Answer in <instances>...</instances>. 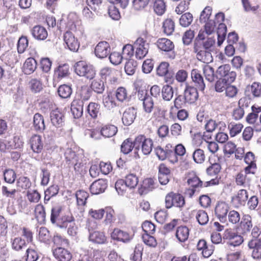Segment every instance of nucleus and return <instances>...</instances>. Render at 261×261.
I'll return each mask as SVG.
<instances>
[{
    "label": "nucleus",
    "instance_id": "obj_38",
    "mask_svg": "<svg viewBox=\"0 0 261 261\" xmlns=\"http://www.w3.org/2000/svg\"><path fill=\"white\" fill-rule=\"evenodd\" d=\"M37 66V63L35 59L33 58H29L23 64V71L25 74H30L36 70Z\"/></svg>",
    "mask_w": 261,
    "mask_h": 261
},
{
    "label": "nucleus",
    "instance_id": "obj_59",
    "mask_svg": "<svg viewBox=\"0 0 261 261\" xmlns=\"http://www.w3.org/2000/svg\"><path fill=\"white\" fill-rule=\"evenodd\" d=\"M153 234L143 233L142 239L144 243L148 247L155 248L158 244L156 239L152 236Z\"/></svg>",
    "mask_w": 261,
    "mask_h": 261
},
{
    "label": "nucleus",
    "instance_id": "obj_40",
    "mask_svg": "<svg viewBox=\"0 0 261 261\" xmlns=\"http://www.w3.org/2000/svg\"><path fill=\"white\" fill-rule=\"evenodd\" d=\"M240 229L242 233H245L249 232L252 228L251 217L248 215L243 216L240 224Z\"/></svg>",
    "mask_w": 261,
    "mask_h": 261
},
{
    "label": "nucleus",
    "instance_id": "obj_37",
    "mask_svg": "<svg viewBox=\"0 0 261 261\" xmlns=\"http://www.w3.org/2000/svg\"><path fill=\"white\" fill-rule=\"evenodd\" d=\"M90 89L92 91L98 94L103 93L105 89L104 82L101 79L96 78L93 79L90 84Z\"/></svg>",
    "mask_w": 261,
    "mask_h": 261
},
{
    "label": "nucleus",
    "instance_id": "obj_28",
    "mask_svg": "<svg viewBox=\"0 0 261 261\" xmlns=\"http://www.w3.org/2000/svg\"><path fill=\"white\" fill-rule=\"evenodd\" d=\"M136 114V110L134 108L130 107L126 109L122 117V121L124 125L127 126L130 125L135 119Z\"/></svg>",
    "mask_w": 261,
    "mask_h": 261
},
{
    "label": "nucleus",
    "instance_id": "obj_12",
    "mask_svg": "<svg viewBox=\"0 0 261 261\" xmlns=\"http://www.w3.org/2000/svg\"><path fill=\"white\" fill-rule=\"evenodd\" d=\"M169 64L166 62H161L156 69V74L160 76H165V82L172 84L174 81L173 74L169 72Z\"/></svg>",
    "mask_w": 261,
    "mask_h": 261
},
{
    "label": "nucleus",
    "instance_id": "obj_41",
    "mask_svg": "<svg viewBox=\"0 0 261 261\" xmlns=\"http://www.w3.org/2000/svg\"><path fill=\"white\" fill-rule=\"evenodd\" d=\"M64 156L66 163L69 167L72 166L73 164L81 157L79 154H76L71 148H67L66 150Z\"/></svg>",
    "mask_w": 261,
    "mask_h": 261
},
{
    "label": "nucleus",
    "instance_id": "obj_62",
    "mask_svg": "<svg viewBox=\"0 0 261 261\" xmlns=\"http://www.w3.org/2000/svg\"><path fill=\"white\" fill-rule=\"evenodd\" d=\"M29 87L33 93H39L43 89V84L40 80L33 79L29 82Z\"/></svg>",
    "mask_w": 261,
    "mask_h": 261
},
{
    "label": "nucleus",
    "instance_id": "obj_17",
    "mask_svg": "<svg viewBox=\"0 0 261 261\" xmlns=\"http://www.w3.org/2000/svg\"><path fill=\"white\" fill-rule=\"evenodd\" d=\"M194 51L197 54L196 57L198 60L206 63L207 64L212 62L213 60L211 51L207 50H200V47L197 45V43H195Z\"/></svg>",
    "mask_w": 261,
    "mask_h": 261
},
{
    "label": "nucleus",
    "instance_id": "obj_11",
    "mask_svg": "<svg viewBox=\"0 0 261 261\" xmlns=\"http://www.w3.org/2000/svg\"><path fill=\"white\" fill-rule=\"evenodd\" d=\"M244 160L245 163L247 164L244 169V171L246 174H255L257 169L256 160L254 154L251 151L247 152L244 156Z\"/></svg>",
    "mask_w": 261,
    "mask_h": 261
},
{
    "label": "nucleus",
    "instance_id": "obj_53",
    "mask_svg": "<svg viewBox=\"0 0 261 261\" xmlns=\"http://www.w3.org/2000/svg\"><path fill=\"white\" fill-rule=\"evenodd\" d=\"M153 10L158 15H162L166 11V6L163 0H155L153 3Z\"/></svg>",
    "mask_w": 261,
    "mask_h": 261
},
{
    "label": "nucleus",
    "instance_id": "obj_60",
    "mask_svg": "<svg viewBox=\"0 0 261 261\" xmlns=\"http://www.w3.org/2000/svg\"><path fill=\"white\" fill-rule=\"evenodd\" d=\"M124 181L129 189H134L137 186L139 179L136 174L129 173L125 176Z\"/></svg>",
    "mask_w": 261,
    "mask_h": 261
},
{
    "label": "nucleus",
    "instance_id": "obj_31",
    "mask_svg": "<svg viewBox=\"0 0 261 261\" xmlns=\"http://www.w3.org/2000/svg\"><path fill=\"white\" fill-rule=\"evenodd\" d=\"M117 131V127L111 124L102 125L100 128V135L105 138H110L114 136Z\"/></svg>",
    "mask_w": 261,
    "mask_h": 261
},
{
    "label": "nucleus",
    "instance_id": "obj_4",
    "mask_svg": "<svg viewBox=\"0 0 261 261\" xmlns=\"http://www.w3.org/2000/svg\"><path fill=\"white\" fill-rule=\"evenodd\" d=\"M187 183L191 188L187 190V192L189 197H192L197 190L203 188V182L194 172H189L187 175Z\"/></svg>",
    "mask_w": 261,
    "mask_h": 261
},
{
    "label": "nucleus",
    "instance_id": "obj_21",
    "mask_svg": "<svg viewBox=\"0 0 261 261\" xmlns=\"http://www.w3.org/2000/svg\"><path fill=\"white\" fill-rule=\"evenodd\" d=\"M199 41H202L203 48L207 50L212 51L216 44L215 38L213 37L205 38L204 34H198L196 38L195 43H198Z\"/></svg>",
    "mask_w": 261,
    "mask_h": 261
},
{
    "label": "nucleus",
    "instance_id": "obj_2",
    "mask_svg": "<svg viewBox=\"0 0 261 261\" xmlns=\"http://www.w3.org/2000/svg\"><path fill=\"white\" fill-rule=\"evenodd\" d=\"M185 205V198L180 193L171 191L167 193L165 196V206L167 209H170L173 207H175L181 210Z\"/></svg>",
    "mask_w": 261,
    "mask_h": 261
},
{
    "label": "nucleus",
    "instance_id": "obj_26",
    "mask_svg": "<svg viewBox=\"0 0 261 261\" xmlns=\"http://www.w3.org/2000/svg\"><path fill=\"white\" fill-rule=\"evenodd\" d=\"M248 246L252 249V256L256 259H261V241L260 240H251L248 243Z\"/></svg>",
    "mask_w": 261,
    "mask_h": 261
},
{
    "label": "nucleus",
    "instance_id": "obj_3",
    "mask_svg": "<svg viewBox=\"0 0 261 261\" xmlns=\"http://www.w3.org/2000/svg\"><path fill=\"white\" fill-rule=\"evenodd\" d=\"M74 71L78 75L89 80L93 79L96 75L94 67L85 61L76 62L74 65Z\"/></svg>",
    "mask_w": 261,
    "mask_h": 261
},
{
    "label": "nucleus",
    "instance_id": "obj_44",
    "mask_svg": "<svg viewBox=\"0 0 261 261\" xmlns=\"http://www.w3.org/2000/svg\"><path fill=\"white\" fill-rule=\"evenodd\" d=\"M54 244L57 247H68L70 245L69 241L64 236L60 234H56L53 239Z\"/></svg>",
    "mask_w": 261,
    "mask_h": 261
},
{
    "label": "nucleus",
    "instance_id": "obj_27",
    "mask_svg": "<svg viewBox=\"0 0 261 261\" xmlns=\"http://www.w3.org/2000/svg\"><path fill=\"white\" fill-rule=\"evenodd\" d=\"M184 96L188 103H194L199 96L197 89L192 86H187L184 91Z\"/></svg>",
    "mask_w": 261,
    "mask_h": 261
},
{
    "label": "nucleus",
    "instance_id": "obj_5",
    "mask_svg": "<svg viewBox=\"0 0 261 261\" xmlns=\"http://www.w3.org/2000/svg\"><path fill=\"white\" fill-rule=\"evenodd\" d=\"M223 239L227 244L234 247L239 246L244 242L243 237L232 228L226 229L223 233Z\"/></svg>",
    "mask_w": 261,
    "mask_h": 261
},
{
    "label": "nucleus",
    "instance_id": "obj_48",
    "mask_svg": "<svg viewBox=\"0 0 261 261\" xmlns=\"http://www.w3.org/2000/svg\"><path fill=\"white\" fill-rule=\"evenodd\" d=\"M136 148L135 139L134 141L129 138L123 141L121 145V151L125 154L130 152L134 148Z\"/></svg>",
    "mask_w": 261,
    "mask_h": 261
},
{
    "label": "nucleus",
    "instance_id": "obj_14",
    "mask_svg": "<svg viewBox=\"0 0 261 261\" xmlns=\"http://www.w3.org/2000/svg\"><path fill=\"white\" fill-rule=\"evenodd\" d=\"M229 209V205L226 202L219 201L215 208V214L221 222H225Z\"/></svg>",
    "mask_w": 261,
    "mask_h": 261
},
{
    "label": "nucleus",
    "instance_id": "obj_7",
    "mask_svg": "<svg viewBox=\"0 0 261 261\" xmlns=\"http://www.w3.org/2000/svg\"><path fill=\"white\" fill-rule=\"evenodd\" d=\"M99 75L102 80H104L106 82L111 85L118 83V71L114 68L105 67L100 69Z\"/></svg>",
    "mask_w": 261,
    "mask_h": 261
},
{
    "label": "nucleus",
    "instance_id": "obj_58",
    "mask_svg": "<svg viewBox=\"0 0 261 261\" xmlns=\"http://www.w3.org/2000/svg\"><path fill=\"white\" fill-rule=\"evenodd\" d=\"M192 158L196 163H203L205 159V154L204 150L200 148L196 149L193 152Z\"/></svg>",
    "mask_w": 261,
    "mask_h": 261
},
{
    "label": "nucleus",
    "instance_id": "obj_46",
    "mask_svg": "<svg viewBox=\"0 0 261 261\" xmlns=\"http://www.w3.org/2000/svg\"><path fill=\"white\" fill-rule=\"evenodd\" d=\"M201 28L199 33H215L216 30V22L213 20L205 21V22H200Z\"/></svg>",
    "mask_w": 261,
    "mask_h": 261
},
{
    "label": "nucleus",
    "instance_id": "obj_29",
    "mask_svg": "<svg viewBox=\"0 0 261 261\" xmlns=\"http://www.w3.org/2000/svg\"><path fill=\"white\" fill-rule=\"evenodd\" d=\"M245 94L247 96L259 97L261 96V84L259 83L254 82L250 86H248L245 90Z\"/></svg>",
    "mask_w": 261,
    "mask_h": 261
},
{
    "label": "nucleus",
    "instance_id": "obj_63",
    "mask_svg": "<svg viewBox=\"0 0 261 261\" xmlns=\"http://www.w3.org/2000/svg\"><path fill=\"white\" fill-rule=\"evenodd\" d=\"M203 73L205 79L210 82H213L215 80V74L214 68L208 65H205L203 67Z\"/></svg>",
    "mask_w": 261,
    "mask_h": 261
},
{
    "label": "nucleus",
    "instance_id": "obj_34",
    "mask_svg": "<svg viewBox=\"0 0 261 261\" xmlns=\"http://www.w3.org/2000/svg\"><path fill=\"white\" fill-rule=\"evenodd\" d=\"M76 198L77 206L79 208H81V212L84 211V206L87 203V200L89 197V194L88 192L80 190L76 193Z\"/></svg>",
    "mask_w": 261,
    "mask_h": 261
},
{
    "label": "nucleus",
    "instance_id": "obj_22",
    "mask_svg": "<svg viewBox=\"0 0 261 261\" xmlns=\"http://www.w3.org/2000/svg\"><path fill=\"white\" fill-rule=\"evenodd\" d=\"M63 39L69 49L71 51H77L80 47V42L74 34H64Z\"/></svg>",
    "mask_w": 261,
    "mask_h": 261
},
{
    "label": "nucleus",
    "instance_id": "obj_47",
    "mask_svg": "<svg viewBox=\"0 0 261 261\" xmlns=\"http://www.w3.org/2000/svg\"><path fill=\"white\" fill-rule=\"evenodd\" d=\"M74 221V218L71 212H64L57 225L60 227H66L68 223Z\"/></svg>",
    "mask_w": 261,
    "mask_h": 261
},
{
    "label": "nucleus",
    "instance_id": "obj_64",
    "mask_svg": "<svg viewBox=\"0 0 261 261\" xmlns=\"http://www.w3.org/2000/svg\"><path fill=\"white\" fill-rule=\"evenodd\" d=\"M143 249L142 245L137 244L135 247L134 252L131 256V259L133 261H141Z\"/></svg>",
    "mask_w": 261,
    "mask_h": 261
},
{
    "label": "nucleus",
    "instance_id": "obj_39",
    "mask_svg": "<svg viewBox=\"0 0 261 261\" xmlns=\"http://www.w3.org/2000/svg\"><path fill=\"white\" fill-rule=\"evenodd\" d=\"M11 243L12 249L19 251L25 248L28 243L21 237H16L11 239Z\"/></svg>",
    "mask_w": 261,
    "mask_h": 261
},
{
    "label": "nucleus",
    "instance_id": "obj_43",
    "mask_svg": "<svg viewBox=\"0 0 261 261\" xmlns=\"http://www.w3.org/2000/svg\"><path fill=\"white\" fill-rule=\"evenodd\" d=\"M244 125L242 123L234 122H231L228 124L229 134L231 137H234L240 134L243 128Z\"/></svg>",
    "mask_w": 261,
    "mask_h": 261
},
{
    "label": "nucleus",
    "instance_id": "obj_13",
    "mask_svg": "<svg viewBox=\"0 0 261 261\" xmlns=\"http://www.w3.org/2000/svg\"><path fill=\"white\" fill-rule=\"evenodd\" d=\"M155 179L147 177L144 178L138 189V194L142 196L148 194L155 188Z\"/></svg>",
    "mask_w": 261,
    "mask_h": 261
},
{
    "label": "nucleus",
    "instance_id": "obj_55",
    "mask_svg": "<svg viewBox=\"0 0 261 261\" xmlns=\"http://www.w3.org/2000/svg\"><path fill=\"white\" fill-rule=\"evenodd\" d=\"M55 74L58 79H62L69 74V66L68 64H64L59 65L55 71Z\"/></svg>",
    "mask_w": 261,
    "mask_h": 261
},
{
    "label": "nucleus",
    "instance_id": "obj_19",
    "mask_svg": "<svg viewBox=\"0 0 261 261\" xmlns=\"http://www.w3.org/2000/svg\"><path fill=\"white\" fill-rule=\"evenodd\" d=\"M53 254L58 261H70L72 255L70 251L63 247H57L53 250Z\"/></svg>",
    "mask_w": 261,
    "mask_h": 261
},
{
    "label": "nucleus",
    "instance_id": "obj_52",
    "mask_svg": "<svg viewBox=\"0 0 261 261\" xmlns=\"http://www.w3.org/2000/svg\"><path fill=\"white\" fill-rule=\"evenodd\" d=\"M59 190V188L57 185H53L48 187L44 192V202L46 203L51 197L56 196Z\"/></svg>",
    "mask_w": 261,
    "mask_h": 261
},
{
    "label": "nucleus",
    "instance_id": "obj_10",
    "mask_svg": "<svg viewBox=\"0 0 261 261\" xmlns=\"http://www.w3.org/2000/svg\"><path fill=\"white\" fill-rule=\"evenodd\" d=\"M111 237L113 240L123 243H127L133 239V236L129 232L118 228L113 229Z\"/></svg>",
    "mask_w": 261,
    "mask_h": 261
},
{
    "label": "nucleus",
    "instance_id": "obj_42",
    "mask_svg": "<svg viewBox=\"0 0 261 261\" xmlns=\"http://www.w3.org/2000/svg\"><path fill=\"white\" fill-rule=\"evenodd\" d=\"M157 46L159 49L165 51H169L174 48L172 41L167 38H160L157 41Z\"/></svg>",
    "mask_w": 261,
    "mask_h": 261
},
{
    "label": "nucleus",
    "instance_id": "obj_56",
    "mask_svg": "<svg viewBox=\"0 0 261 261\" xmlns=\"http://www.w3.org/2000/svg\"><path fill=\"white\" fill-rule=\"evenodd\" d=\"M128 188L122 179L117 180L115 183V189L119 195L124 196L127 194Z\"/></svg>",
    "mask_w": 261,
    "mask_h": 261
},
{
    "label": "nucleus",
    "instance_id": "obj_25",
    "mask_svg": "<svg viewBox=\"0 0 261 261\" xmlns=\"http://www.w3.org/2000/svg\"><path fill=\"white\" fill-rule=\"evenodd\" d=\"M89 240L90 242L97 244H103L107 243V237L104 232L95 230L90 233Z\"/></svg>",
    "mask_w": 261,
    "mask_h": 261
},
{
    "label": "nucleus",
    "instance_id": "obj_49",
    "mask_svg": "<svg viewBox=\"0 0 261 261\" xmlns=\"http://www.w3.org/2000/svg\"><path fill=\"white\" fill-rule=\"evenodd\" d=\"M100 106L99 104L91 102L87 108V111L91 118L96 119L98 115L100 114Z\"/></svg>",
    "mask_w": 261,
    "mask_h": 261
},
{
    "label": "nucleus",
    "instance_id": "obj_6",
    "mask_svg": "<svg viewBox=\"0 0 261 261\" xmlns=\"http://www.w3.org/2000/svg\"><path fill=\"white\" fill-rule=\"evenodd\" d=\"M153 142L150 139L144 135H139L135 138L136 149H141L144 155L150 153L153 147Z\"/></svg>",
    "mask_w": 261,
    "mask_h": 261
},
{
    "label": "nucleus",
    "instance_id": "obj_1",
    "mask_svg": "<svg viewBox=\"0 0 261 261\" xmlns=\"http://www.w3.org/2000/svg\"><path fill=\"white\" fill-rule=\"evenodd\" d=\"M81 22L78 20L77 16L74 13H70L67 20L61 19L58 23V30L64 33H72L77 31V27L80 28Z\"/></svg>",
    "mask_w": 261,
    "mask_h": 261
},
{
    "label": "nucleus",
    "instance_id": "obj_20",
    "mask_svg": "<svg viewBox=\"0 0 261 261\" xmlns=\"http://www.w3.org/2000/svg\"><path fill=\"white\" fill-rule=\"evenodd\" d=\"M31 148L34 153H40L42 152L44 144L42 137L39 135H33L29 140Z\"/></svg>",
    "mask_w": 261,
    "mask_h": 261
},
{
    "label": "nucleus",
    "instance_id": "obj_30",
    "mask_svg": "<svg viewBox=\"0 0 261 261\" xmlns=\"http://www.w3.org/2000/svg\"><path fill=\"white\" fill-rule=\"evenodd\" d=\"M190 230L185 225H180L176 228L175 237L179 242L184 243L188 240L189 237Z\"/></svg>",
    "mask_w": 261,
    "mask_h": 261
},
{
    "label": "nucleus",
    "instance_id": "obj_8",
    "mask_svg": "<svg viewBox=\"0 0 261 261\" xmlns=\"http://www.w3.org/2000/svg\"><path fill=\"white\" fill-rule=\"evenodd\" d=\"M50 117L53 125L57 128H61L59 133V135L61 136H64L66 134V131L63 128L64 125V114L58 109H56L51 111Z\"/></svg>",
    "mask_w": 261,
    "mask_h": 261
},
{
    "label": "nucleus",
    "instance_id": "obj_54",
    "mask_svg": "<svg viewBox=\"0 0 261 261\" xmlns=\"http://www.w3.org/2000/svg\"><path fill=\"white\" fill-rule=\"evenodd\" d=\"M72 92L71 86L63 84L59 86L58 89L59 95L63 98H67L70 96Z\"/></svg>",
    "mask_w": 261,
    "mask_h": 261
},
{
    "label": "nucleus",
    "instance_id": "obj_36",
    "mask_svg": "<svg viewBox=\"0 0 261 261\" xmlns=\"http://www.w3.org/2000/svg\"><path fill=\"white\" fill-rule=\"evenodd\" d=\"M33 126L37 132H43L45 129L44 118L41 114L36 113L34 115Z\"/></svg>",
    "mask_w": 261,
    "mask_h": 261
},
{
    "label": "nucleus",
    "instance_id": "obj_57",
    "mask_svg": "<svg viewBox=\"0 0 261 261\" xmlns=\"http://www.w3.org/2000/svg\"><path fill=\"white\" fill-rule=\"evenodd\" d=\"M92 95V90L87 86H82L79 91L80 99L82 102L89 100Z\"/></svg>",
    "mask_w": 261,
    "mask_h": 261
},
{
    "label": "nucleus",
    "instance_id": "obj_24",
    "mask_svg": "<svg viewBox=\"0 0 261 261\" xmlns=\"http://www.w3.org/2000/svg\"><path fill=\"white\" fill-rule=\"evenodd\" d=\"M107 188V182L106 180L99 179L94 181L90 187V190L92 194H99L105 192Z\"/></svg>",
    "mask_w": 261,
    "mask_h": 261
},
{
    "label": "nucleus",
    "instance_id": "obj_32",
    "mask_svg": "<svg viewBox=\"0 0 261 261\" xmlns=\"http://www.w3.org/2000/svg\"><path fill=\"white\" fill-rule=\"evenodd\" d=\"M191 215L195 217L198 223L201 225H205L208 222L207 213L204 210H194L191 211Z\"/></svg>",
    "mask_w": 261,
    "mask_h": 261
},
{
    "label": "nucleus",
    "instance_id": "obj_45",
    "mask_svg": "<svg viewBox=\"0 0 261 261\" xmlns=\"http://www.w3.org/2000/svg\"><path fill=\"white\" fill-rule=\"evenodd\" d=\"M35 218L39 223H43L45 221L46 213L45 208L42 204H37L34 210Z\"/></svg>",
    "mask_w": 261,
    "mask_h": 261
},
{
    "label": "nucleus",
    "instance_id": "obj_16",
    "mask_svg": "<svg viewBox=\"0 0 261 261\" xmlns=\"http://www.w3.org/2000/svg\"><path fill=\"white\" fill-rule=\"evenodd\" d=\"M111 51V46L107 41L99 42L95 46L94 53L95 56L100 59L107 57Z\"/></svg>",
    "mask_w": 261,
    "mask_h": 261
},
{
    "label": "nucleus",
    "instance_id": "obj_33",
    "mask_svg": "<svg viewBox=\"0 0 261 261\" xmlns=\"http://www.w3.org/2000/svg\"><path fill=\"white\" fill-rule=\"evenodd\" d=\"M103 223L106 225H111L116 220V213L112 207L107 206L105 207V215Z\"/></svg>",
    "mask_w": 261,
    "mask_h": 261
},
{
    "label": "nucleus",
    "instance_id": "obj_23",
    "mask_svg": "<svg viewBox=\"0 0 261 261\" xmlns=\"http://www.w3.org/2000/svg\"><path fill=\"white\" fill-rule=\"evenodd\" d=\"M191 77L196 87L195 88L200 91H203L205 88V85L203 76L199 71L196 69H193L191 71Z\"/></svg>",
    "mask_w": 261,
    "mask_h": 261
},
{
    "label": "nucleus",
    "instance_id": "obj_50",
    "mask_svg": "<svg viewBox=\"0 0 261 261\" xmlns=\"http://www.w3.org/2000/svg\"><path fill=\"white\" fill-rule=\"evenodd\" d=\"M248 174H246L241 171L238 173H237L235 176V183L237 186L246 187V186L249 185V181L247 178V175Z\"/></svg>",
    "mask_w": 261,
    "mask_h": 261
},
{
    "label": "nucleus",
    "instance_id": "obj_51",
    "mask_svg": "<svg viewBox=\"0 0 261 261\" xmlns=\"http://www.w3.org/2000/svg\"><path fill=\"white\" fill-rule=\"evenodd\" d=\"M137 67V62L133 59H129L125 64V72L127 75H132L135 73Z\"/></svg>",
    "mask_w": 261,
    "mask_h": 261
},
{
    "label": "nucleus",
    "instance_id": "obj_18",
    "mask_svg": "<svg viewBox=\"0 0 261 261\" xmlns=\"http://www.w3.org/2000/svg\"><path fill=\"white\" fill-rule=\"evenodd\" d=\"M77 261H105V259L101 251L94 250L93 254L88 251L81 254Z\"/></svg>",
    "mask_w": 261,
    "mask_h": 261
},
{
    "label": "nucleus",
    "instance_id": "obj_15",
    "mask_svg": "<svg viewBox=\"0 0 261 261\" xmlns=\"http://www.w3.org/2000/svg\"><path fill=\"white\" fill-rule=\"evenodd\" d=\"M248 198V193L246 190H239L237 194L231 198V203L236 208L244 206Z\"/></svg>",
    "mask_w": 261,
    "mask_h": 261
},
{
    "label": "nucleus",
    "instance_id": "obj_35",
    "mask_svg": "<svg viewBox=\"0 0 261 261\" xmlns=\"http://www.w3.org/2000/svg\"><path fill=\"white\" fill-rule=\"evenodd\" d=\"M64 212L61 205L59 204L54 205L51 210L50 221L51 223L57 224Z\"/></svg>",
    "mask_w": 261,
    "mask_h": 261
},
{
    "label": "nucleus",
    "instance_id": "obj_9",
    "mask_svg": "<svg viewBox=\"0 0 261 261\" xmlns=\"http://www.w3.org/2000/svg\"><path fill=\"white\" fill-rule=\"evenodd\" d=\"M136 48L135 56L138 59H143L148 53L149 44L141 37L138 38L134 43Z\"/></svg>",
    "mask_w": 261,
    "mask_h": 261
},
{
    "label": "nucleus",
    "instance_id": "obj_61",
    "mask_svg": "<svg viewBox=\"0 0 261 261\" xmlns=\"http://www.w3.org/2000/svg\"><path fill=\"white\" fill-rule=\"evenodd\" d=\"M21 231V236L28 243H31L33 241V232L28 226H22L19 229Z\"/></svg>",
    "mask_w": 261,
    "mask_h": 261
}]
</instances>
